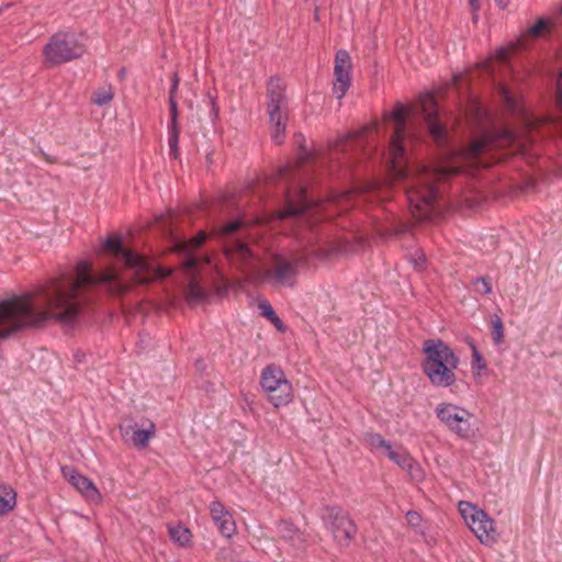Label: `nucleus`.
<instances>
[{"instance_id":"nucleus-1","label":"nucleus","mask_w":562,"mask_h":562,"mask_svg":"<svg viewBox=\"0 0 562 562\" xmlns=\"http://www.w3.org/2000/svg\"><path fill=\"white\" fill-rule=\"evenodd\" d=\"M407 119V109L400 102L384 115L385 122L393 124L394 130L390 138L387 161L394 180L404 186L412 212L416 211L420 217H427L430 214L438 199L439 190L436 187L438 181L461 173H470L474 169L487 168L492 164L484 159L488 151L496 147L513 146L518 142L514 132L504 128L495 135L484 134L467 147L453 150L450 157L434 167L409 164L404 145V142L411 137Z\"/></svg>"},{"instance_id":"nucleus-2","label":"nucleus","mask_w":562,"mask_h":562,"mask_svg":"<svg viewBox=\"0 0 562 562\" xmlns=\"http://www.w3.org/2000/svg\"><path fill=\"white\" fill-rule=\"evenodd\" d=\"M75 271V278L60 274L47 281L35 294L27 293L9 300L24 302L29 314L36 316L34 322L16 327V331L40 326L48 319H55L65 325L74 324L78 317L81 301H89V297H85L83 294V291L89 288L103 286L113 293L124 292L128 288L126 280L121 278L117 271L93 273L91 263L86 260H80Z\"/></svg>"},{"instance_id":"nucleus-3","label":"nucleus","mask_w":562,"mask_h":562,"mask_svg":"<svg viewBox=\"0 0 562 562\" xmlns=\"http://www.w3.org/2000/svg\"><path fill=\"white\" fill-rule=\"evenodd\" d=\"M300 149L297 164L282 166L273 176V181L281 186L282 193L285 195V205L279 216L280 218L294 217L312 225V212L319 205L307 194L305 182L310 171L303 169L302 165L314 160V157L306 147L301 145Z\"/></svg>"},{"instance_id":"nucleus-4","label":"nucleus","mask_w":562,"mask_h":562,"mask_svg":"<svg viewBox=\"0 0 562 562\" xmlns=\"http://www.w3.org/2000/svg\"><path fill=\"white\" fill-rule=\"evenodd\" d=\"M425 358L422 370L435 387L447 389L457 382L456 370L460 358L456 351L441 339H427L423 344Z\"/></svg>"},{"instance_id":"nucleus-5","label":"nucleus","mask_w":562,"mask_h":562,"mask_svg":"<svg viewBox=\"0 0 562 562\" xmlns=\"http://www.w3.org/2000/svg\"><path fill=\"white\" fill-rule=\"evenodd\" d=\"M267 109L271 126V139L281 145L285 138L288 125V99L279 78H270L267 85Z\"/></svg>"},{"instance_id":"nucleus-6","label":"nucleus","mask_w":562,"mask_h":562,"mask_svg":"<svg viewBox=\"0 0 562 562\" xmlns=\"http://www.w3.org/2000/svg\"><path fill=\"white\" fill-rule=\"evenodd\" d=\"M435 415L458 438L471 440L475 437L477 431L475 418L467 408L450 402H441L437 404Z\"/></svg>"},{"instance_id":"nucleus-7","label":"nucleus","mask_w":562,"mask_h":562,"mask_svg":"<svg viewBox=\"0 0 562 562\" xmlns=\"http://www.w3.org/2000/svg\"><path fill=\"white\" fill-rule=\"evenodd\" d=\"M83 52V45L72 32L55 33L43 48L45 63L48 66H58L78 59Z\"/></svg>"},{"instance_id":"nucleus-8","label":"nucleus","mask_w":562,"mask_h":562,"mask_svg":"<svg viewBox=\"0 0 562 562\" xmlns=\"http://www.w3.org/2000/svg\"><path fill=\"white\" fill-rule=\"evenodd\" d=\"M368 128L356 131L351 134L339 137L330 147L327 156L321 160L322 167H328L330 172L344 168L348 171L351 168V153L359 151L362 148L363 137Z\"/></svg>"},{"instance_id":"nucleus-9","label":"nucleus","mask_w":562,"mask_h":562,"mask_svg":"<svg viewBox=\"0 0 562 562\" xmlns=\"http://www.w3.org/2000/svg\"><path fill=\"white\" fill-rule=\"evenodd\" d=\"M103 247L105 250H109L126 269L131 270L133 278L137 283H145L150 280V263L137 252L125 249L121 237L109 236L104 240Z\"/></svg>"},{"instance_id":"nucleus-10","label":"nucleus","mask_w":562,"mask_h":562,"mask_svg":"<svg viewBox=\"0 0 562 562\" xmlns=\"http://www.w3.org/2000/svg\"><path fill=\"white\" fill-rule=\"evenodd\" d=\"M260 385L274 407L288 405L292 401V384L284 372L276 366H267L262 370Z\"/></svg>"},{"instance_id":"nucleus-11","label":"nucleus","mask_w":562,"mask_h":562,"mask_svg":"<svg viewBox=\"0 0 562 562\" xmlns=\"http://www.w3.org/2000/svg\"><path fill=\"white\" fill-rule=\"evenodd\" d=\"M274 268L267 269L265 272L266 281L272 285H282L293 288L296 283L299 270L306 266L307 257L305 255H293L288 259L277 256Z\"/></svg>"},{"instance_id":"nucleus-12","label":"nucleus","mask_w":562,"mask_h":562,"mask_svg":"<svg viewBox=\"0 0 562 562\" xmlns=\"http://www.w3.org/2000/svg\"><path fill=\"white\" fill-rule=\"evenodd\" d=\"M27 311V305L19 300L0 302V339L8 338L16 333V327L36 319Z\"/></svg>"},{"instance_id":"nucleus-13","label":"nucleus","mask_w":562,"mask_h":562,"mask_svg":"<svg viewBox=\"0 0 562 562\" xmlns=\"http://www.w3.org/2000/svg\"><path fill=\"white\" fill-rule=\"evenodd\" d=\"M323 518L335 540L341 546H348L357 533V526L349 514L339 506L326 507Z\"/></svg>"},{"instance_id":"nucleus-14","label":"nucleus","mask_w":562,"mask_h":562,"mask_svg":"<svg viewBox=\"0 0 562 562\" xmlns=\"http://www.w3.org/2000/svg\"><path fill=\"white\" fill-rule=\"evenodd\" d=\"M243 224L244 222L241 220H234L222 225L217 229L216 234L221 238H229L224 245V251L226 257L231 260L238 259L241 261H247L252 257V251L246 241L240 238L232 237L240 229Z\"/></svg>"},{"instance_id":"nucleus-15","label":"nucleus","mask_w":562,"mask_h":562,"mask_svg":"<svg viewBox=\"0 0 562 562\" xmlns=\"http://www.w3.org/2000/svg\"><path fill=\"white\" fill-rule=\"evenodd\" d=\"M119 429L126 443L142 450L148 446L149 439L155 435L156 425L154 422L146 419L142 422L139 428L137 423L131 419L121 424Z\"/></svg>"},{"instance_id":"nucleus-16","label":"nucleus","mask_w":562,"mask_h":562,"mask_svg":"<svg viewBox=\"0 0 562 562\" xmlns=\"http://www.w3.org/2000/svg\"><path fill=\"white\" fill-rule=\"evenodd\" d=\"M351 57L346 49H339L335 55L333 93L337 99H342L351 83Z\"/></svg>"},{"instance_id":"nucleus-17","label":"nucleus","mask_w":562,"mask_h":562,"mask_svg":"<svg viewBox=\"0 0 562 562\" xmlns=\"http://www.w3.org/2000/svg\"><path fill=\"white\" fill-rule=\"evenodd\" d=\"M423 115L429 134L440 145L445 144L448 138L447 128L438 119V109L435 97L428 94L423 102Z\"/></svg>"},{"instance_id":"nucleus-18","label":"nucleus","mask_w":562,"mask_h":562,"mask_svg":"<svg viewBox=\"0 0 562 562\" xmlns=\"http://www.w3.org/2000/svg\"><path fill=\"white\" fill-rule=\"evenodd\" d=\"M207 238V234L200 231L194 237L188 240H181L176 244V248L183 255V266L187 271L192 272L198 266L199 259L193 254L199 249Z\"/></svg>"},{"instance_id":"nucleus-19","label":"nucleus","mask_w":562,"mask_h":562,"mask_svg":"<svg viewBox=\"0 0 562 562\" xmlns=\"http://www.w3.org/2000/svg\"><path fill=\"white\" fill-rule=\"evenodd\" d=\"M391 461L403 469L415 482L425 479V471L422 465L404 449L390 451L387 457Z\"/></svg>"},{"instance_id":"nucleus-20","label":"nucleus","mask_w":562,"mask_h":562,"mask_svg":"<svg viewBox=\"0 0 562 562\" xmlns=\"http://www.w3.org/2000/svg\"><path fill=\"white\" fill-rule=\"evenodd\" d=\"M210 513L218 531L224 537L231 538L235 532L236 526L228 509L220 501H213L210 504Z\"/></svg>"},{"instance_id":"nucleus-21","label":"nucleus","mask_w":562,"mask_h":562,"mask_svg":"<svg viewBox=\"0 0 562 562\" xmlns=\"http://www.w3.org/2000/svg\"><path fill=\"white\" fill-rule=\"evenodd\" d=\"M169 112H170V122L168 123V146H169V156L173 159H177L180 155L179 151V110L178 103L176 99L169 98Z\"/></svg>"},{"instance_id":"nucleus-22","label":"nucleus","mask_w":562,"mask_h":562,"mask_svg":"<svg viewBox=\"0 0 562 562\" xmlns=\"http://www.w3.org/2000/svg\"><path fill=\"white\" fill-rule=\"evenodd\" d=\"M63 473L68 476V481L75 486L86 498L95 501L100 498V493L90 479L76 471L74 468L65 467Z\"/></svg>"},{"instance_id":"nucleus-23","label":"nucleus","mask_w":562,"mask_h":562,"mask_svg":"<svg viewBox=\"0 0 562 562\" xmlns=\"http://www.w3.org/2000/svg\"><path fill=\"white\" fill-rule=\"evenodd\" d=\"M470 529L481 543L488 546L496 541L495 521L483 510V517L475 519Z\"/></svg>"},{"instance_id":"nucleus-24","label":"nucleus","mask_w":562,"mask_h":562,"mask_svg":"<svg viewBox=\"0 0 562 562\" xmlns=\"http://www.w3.org/2000/svg\"><path fill=\"white\" fill-rule=\"evenodd\" d=\"M168 532L171 541L178 544L179 547L187 548L191 546L192 532L189 528L184 527L183 525H169Z\"/></svg>"},{"instance_id":"nucleus-25","label":"nucleus","mask_w":562,"mask_h":562,"mask_svg":"<svg viewBox=\"0 0 562 562\" xmlns=\"http://www.w3.org/2000/svg\"><path fill=\"white\" fill-rule=\"evenodd\" d=\"M16 503L14 490L7 485H0V516L11 512Z\"/></svg>"},{"instance_id":"nucleus-26","label":"nucleus","mask_w":562,"mask_h":562,"mask_svg":"<svg viewBox=\"0 0 562 562\" xmlns=\"http://www.w3.org/2000/svg\"><path fill=\"white\" fill-rule=\"evenodd\" d=\"M459 512L469 528L473 525L475 519L483 517V510L481 508L465 501L459 503Z\"/></svg>"},{"instance_id":"nucleus-27","label":"nucleus","mask_w":562,"mask_h":562,"mask_svg":"<svg viewBox=\"0 0 562 562\" xmlns=\"http://www.w3.org/2000/svg\"><path fill=\"white\" fill-rule=\"evenodd\" d=\"M459 512L469 528L473 525L475 519L483 517V510L481 508L465 501L459 503Z\"/></svg>"},{"instance_id":"nucleus-28","label":"nucleus","mask_w":562,"mask_h":562,"mask_svg":"<svg viewBox=\"0 0 562 562\" xmlns=\"http://www.w3.org/2000/svg\"><path fill=\"white\" fill-rule=\"evenodd\" d=\"M206 297V292L196 282L195 279H191L187 288V300L190 304L200 303Z\"/></svg>"},{"instance_id":"nucleus-29","label":"nucleus","mask_w":562,"mask_h":562,"mask_svg":"<svg viewBox=\"0 0 562 562\" xmlns=\"http://www.w3.org/2000/svg\"><path fill=\"white\" fill-rule=\"evenodd\" d=\"M367 442L374 449H383L386 456L389 457L390 451H393V446L391 441L384 439L378 432H369L366 436Z\"/></svg>"},{"instance_id":"nucleus-30","label":"nucleus","mask_w":562,"mask_h":562,"mask_svg":"<svg viewBox=\"0 0 562 562\" xmlns=\"http://www.w3.org/2000/svg\"><path fill=\"white\" fill-rule=\"evenodd\" d=\"M278 533L288 541L294 542L295 540L301 539V533L299 529L290 521H281L278 525Z\"/></svg>"},{"instance_id":"nucleus-31","label":"nucleus","mask_w":562,"mask_h":562,"mask_svg":"<svg viewBox=\"0 0 562 562\" xmlns=\"http://www.w3.org/2000/svg\"><path fill=\"white\" fill-rule=\"evenodd\" d=\"M492 330L491 336L495 346H501L504 341V325L498 315H493L491 319Z\"/></svg>"},{"instance_id":"nucleus-32","label":"nucleus","mask_w":562,"mask_h":562,"mask_svg":"<svg viewBox=\"0 0 562 562\" xmlns=\"http://www.w3.org/2000/svg\"><path fill=\"white\" fill-rule=\"evenodd\" d=\"M114 93L111 87L99 89L93 93L91 101L99 105L103 106L110 103L113 100Z\"/></svg>"},{"instance_id":"nucleus-33","label":"nucleus","mask_w":562,"mask_h":562,"mask_svg":"<svg viewBox=\"0 0 562 562\" xmlns=\"http://www.w3.org/2000/svg\"><path fill=\"white\" fill-rule=\"evenodd\" d=\"M472 285L474 291L480 294H490L492 293V284L485 277H477L472 280Z\"/></svg>"},{"instance_id":"nucleus-34","label":"nucleus","mask_w":562,"mask_h":562,"mask_svg":"<svg viewBox=\"0 0 562 562\" xmlns=\"http://www.w3.org/2000/svg\"><path fill=\"white\" fill-rule=\"evenodd\" d=\"M472 369L477 371L486 369V362L475 346H472Z\"/></svg>"},{"instance_id":"nucleus-35","label":"nucleus","mask_w":562,"mask_h":562,"mask_svg":"<svg viewBox=\"0 0 562 562\" xmlns=\"http://www.w3.org/2000/svg\"><path fill=\"white\" fill-rule=\"evenodd\" d=\"M407 524L413 527L416 531L423 532L422 530V516L415 510H408L406 513Z\"/></svg>"},{"instance_id":"nucleus-36","label":"nucleus","mask_w":562,"mask_h":562,"mask_svg":"<svg viewBox=\"0 0 562 562\" xmlns=\"http://www.w3.org/2000/svg\"><path fill=\"white\" fill-rule=\"evenodd\" d=\"M549 26V22L546 19H538L533 25L528 29V34L538 37Z\"/></svg>"},{"instance_id":"nucleus-37","label":"nucleus","mask_w":562,"mask_h":562,"mask_svg":"<svg viewBox=\"0 0 562 562\" xmlns=\"http://www.w3.org/2000/svg\"><path fill=\"white\" fill-rule=\"evenodd\" d=\"M259 308L261 312V315L265 316L267 319H272L277 314L271 306V304L268 301H261L259 303Z\"/></svg>"},{"instance_id":"nucleus-38","label":"nucleus","mask_w":562,"mask_h":562,"mask_svg":"<svg viewBox=\"0 0 562 562\" xmlns=\"http://www.w3.org/2000/svg\"><path fill=\"white\" fill-rule=\"evenodd\" d=\"M555 103L558 109L562 112V70L557 78Z\"/></svg>"},{"instance_id":"nucleus-39","label":"nucleus","mask_w":562,"mask_h":562,"mask_svg":"<svg viewBox=\"0 0 562 562\" xmlns=\"http://www.w3.org/2000/svg\"><path fill=\"white\" fill-rule=\"evenodd\" d=\"M179 83H180V78L177 72H173L172 77H171L170 89H169V98L176 99V93L178 91Z\"/></svg>"},{"instance_id":"nucleus-40","label":"nucleus","mask_w":562,"mask_h":562,"mask_svg":"<svg viewBox=\"0 0 562 562\" xmlns=\"http://www.w3.org/2000/svg\"><path fill=\"white\" fill-rule=\"evenodd\" d=\"M469 4L472 11V19L474 22H476L479 19L477 13L481 9L480 0H469Z\"/></svg>"},{"instance_id":"nucleus-41","label":"nucleus","mask_w":562,"mask_h":562,"mask_svg":"<svg viewBox=\"0 0 562 562\" xmlns=\"http://www.w3.org/2000/svg\"><path fill=\"white\" fill-rule=\"evenodd\" d=\"M412 261H413L415 269L422 270L425 265V256L423 254H417V256L415 258H413Z\"/></svg>"},{"instance_id":"nucleus-42","label":"nucleus","mask_w":562,"mask_h":562,"mask_svg":"<svg viewBox=\"0 0 562 562\" xmlns=\"http://www.w3.org/2000/svg\"><path fill=\"white\" fill-rule=\"evenodd\" d=\"M270 322L274 325V327L279 330V331H284L285 330V325L284 323L282 322V319L276 315L272 319H270Z\"/></svg>"},{"instance_id":"nucleus-43","label":"nucleus","mask_w":562,"mask_h":562,"mask_svg":"<svg viewBox=\"0 0 562 562\" xmlns=\"http://www.w3.org/2000/svg\"><path fill=\"white\" fill-rule=\"evenodd\" d=\"M368 144H369V140H367V139H364V138H363V142H362V145H363V146H362V148H361L359 151H356V153L353 151V153H351V159H352L355 156H357V155H359L360 153H362V151L364 153V156H368V153H366V150H367V148H366V147H367V145H368Z\"/></svg>"},{"instance_id":"nucleus-44","label":"nucleus","mask_w":562,"mask_h":562,"mask_svg":"<svg viewBox=\"0 0 562 562\" xmlns=\"http://www.w3.org/2000/svg\"><path fill=\"white\" fill-rule=\"evenodd\" d=\"M502 91H503V94H504V98H505L506 102L508 104H512L514 102V100H513V98L510 95V92L507 89H505V88H502Z\"/></svg>"},{"instance_id":"nucleus-45","label":"nucleus","mask_w":562,"mask_h":562,"mask_svg":"<svg viewBox=\"0 0 562 562\" xmlns=\"http://www.w3.org/2000/svg\"><path fill=\"white\" fill-rule=\"evenodd\" d=\"M510 0H495L496 4L501 9H506Z\"/></svg>"},{"instance_id":"nucleus-46","label":"nucleus","mask_w":562,"mask_h":562,"mask_svg":"<svg viewBox=\"0 0 562 562\" xmlns=\"http://www.w3.org/2000/svg\"><path fill=\"white\" fill-rule=\"evenodd\" d=\"M295 138L297 143L304 139L303 135L300 133L295 135Z\"/></svg>"},{"instance_id":"nucleus-47","label":"nucleus","mask_w":562,"mask_h":562,"mask_svg":"<svg viewBox=\"0 0 562 562\" xmlns=\"http://www.w3.org/2000/svg\"><path fill=\"white\" fill-rule=\"evenodd\" d=\"M372 186H373L372 183H369L366 188H363V190H368ZM355 190L360 191V190H362V188H356Z\"/></svg>"},{"instance_id":"nucleus-48","label":"nucleus","mask_w":562,"mask_h":562,"mask_svg":"<svg viewBox=\"0 0 562 562\" xmlns=\"http://www.w3.org/2000/svg\"><path fill=\"white\" fill-rule=\"evenodd\" d=\"M8 560V555L1 554L0 555V562H5Z\"/></svg>"},{"instance_id":"nucleus-49","label":"nucleus","mask_w":562,"mask_h":562,"mask_svg":"<svg viewBox=\"0 0 562 562\" xmlns=\"http://www.w3.org/2000/svg\"><path fill=\"white\" fill-rule=\"evenodd\" d=\"M9 7H10V4H4V5L0 7V13H2Z\"/></svg>"},{"instance_id":"nucleus-50","label":"nucleus","mask_w":562,"mask_h":562,"mask_svg":"<svg viewBox=\"0 0 562 562\" xmlns=\"http://www.w3.org/2000/svg\"><path fill=\"white\" fill-rule=\"evenodd\" d=\"M124 76H125V69H124V68H122V69L120 70V77H121V78H123Z\"/></svg>"},{"instance_id":"nucleus-51","label":"nucleus","mask_w":562,"mask_h":562,"mask_svg":"<svg viewBox=\"0 0 562 562\" xmlns=\"http://www.w3.org/2000/svg\"><path fill=\"white\" fill-rule=\"evenodd\" d=\"M353 194V192H346L345 195L350 199V196Z\"/></svg>"},{"instance_id":"nucleus-52","label":"nucleus","mask_w":562,"mask_h":562,"mask_svg":"<svg viewBox=\"0 0 562 562\" xmlns=\"http://www.w3.org/2000/svg\"><path fill=\"white\" fill-rule=\"evenodd\" d=\"M76 358L78 359V362H81V356L76 355Z\"/></svg>"},{"instance_id":"nucleus-53","label":"nucleus","mask_w":562,"mask_h":562,"mask_svg":"<svg viewBox=\"0 0 562 562\" xmlns=\"http://www.w3.org/2000/svg\"><path fill=\"white\" fill-rule=\"evenodd\" d=\"M76 358L78 359V362H81V356L76 355Z\"/></svg>"},{"instance_id":"nucleus-54","label":"nucleus","mask_w":562,"mask_h":562,"mask_svg":"<svg viewBox=\"0 0 562 562\" xmlns=\"http://www.w3.org/2000/svg\"><path fill=\"white\" fill-rule=\"evenodd\" d=\"M560 14L562 15V5L560 7Z\"/></svg>"}]
</instances>
